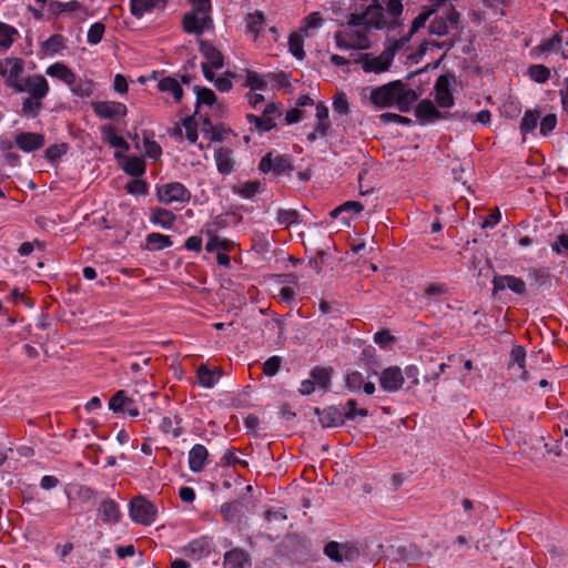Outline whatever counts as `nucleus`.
Returning a JSON list of instances; mask_svg holds the SVG:
<instances>
[{"label":"nucleus","mask_w":568,"mask_h":568,"mask_svg":"<svg viewBox=\"0 0 568 568\" xmlns=\"http://www.w3.org/2000/svg\"><path fill=\"white\" fill-rule=\"evenodd\" d=\"M196 92V104L213 105L216 101L215 93L209 88H194Z\"/></svg>","instance_id":"obj_50"},{"label":"nucleus","mask_w":568,"mask_h":568,"mask_svg":"<svg viewBox=\"0 0 568 568\" xmlns=\"http://www.w3.org/2000/svg\"><path fill=\"white\" fill-rule=\"evenodd\" d=\"M126 190L131 194L145 195L148 193V184L143 180L135 179L126 184Z\"/></svg>","instance_id":"obj_63"},{"label":"nucleus","mask_w":568,"mask_h":568,"mask_svg":"<svg viewBox=\"0 0 568 568\" xmlns=\"http://www.w3.org/2000/svg\"><path fill=\"white\" fill-rule=\"evenodd\" d=\"M551 248L557 254L568 255V234H560L556 242L551 245Z\"/></svg>","instance_id":"obj_64"},{"label":"nucleus","mask_w":568,"mask_h":568,"mask_svg":"<svg viewBox=\"0 0 568 568\" xmlns=\"http://www.w3.org/2000/svg\"><path fill=\"white\" fill-rule=\"evenodd\" d=\"M172 245L171 237L161 233H150L145 239V248L150 251H160Z\"/></svg>","instance_id":"obj_31"},{"label":"nucleus","mask_w":568,"mask_h":568,"mask_svg":"<svg viewBox=\"0 0 568 568\" xmlns=\"http://www.w3.org/2000/svg\"><path fill=\"white\" fill-rule=\"evenodd\" d=\"M220 511L226 521H232L242 511V504L240 501L225 503L221 506Z\"/></svg>","instance_id":"obj_48"},{"label":"nucleus","mask_w":568,"mask_h":568,"mask_svg":"<svg viewBox=\"0 0 568 568\" xmlns=\"http://www.w3.org/2000/svg\"><path fill=\"white\" fill-rule=\"evenodd\" d=\"M562 37L555 33L551 38L541 41L538 45L531 49L530 55L538 59L542 55L550 53H558L561 49Z\"/></svg>","instance_id":"obj_20"},{"label":"nucleus","mask_w":568,"mask_h":568,"mask_svg":"<svg viewBox=\"0 0 568 568\" xmlns=\"http://www.w3.org/2000/svg\"><path fill=\"white\" fill-rule=\"evenodd\" d=\"M379 120L384 124L395 122V123L408 125L412 123V120L409 118H406V116H403V115H399L396 113H392V112L382 113L379 115Z\"/></svg>","instance_id":"obj_61"},{"label":"nucleus","mask_w":568,"mask_h":568,"mask_svg":"<svg viewBox=\"0 0 568 568\" xmlns=\"http://www.w3.org/2000/svg\"><path fill=\"white\" fill-rule=\"evenodd\" d=\"M101 131L104 141H106L111 146L122 151H128L130 149L129 143L122 136L116 134V130L113 125H104Z\"/></svg>","instance_id":"obj_30"},{"label":"nucleus","mask_w":568,"mask_h":568,"mask_svg":"<svg viewBox=\"0 0 568 568\" xmlns=\"http://www.w3.org/2000/svg\"><path fill=\"white\" fill-rule=\"evenodd\" d=\"M404 375L398 366H389L382 371L378 375L381 388L384 392L395 393L399 390L404 384Z\"/></svg>","instance_id":"obj_11"},{"label":"nucleus","mask_w":568,"mask_h":568,"mask_svg":"<svg viewBox=\"0 0 568 568\" xmlns=\"http://www.w3.org/2000/svg\"><path fill=\"white\" fill-rule=\"evenodd\" d=\"M156 194L159 201L165 205H170L173 203H187L191 199L190 191L182 183L179 182H171L158 186Z\"/></svg>","instance_id":"obj_5"},{"label":"nucleus","mask_w":568,"mask_h":568,"mask_svg":"<svg viewBox=\"0 0 568 568\" xmlns=\"http://www.w3.org/2000/svg\"><path fill=\"white\" fill-rule=\"evenodd\" d=\"M494 285V294H497L499 291H504L509 288L511 292L518 295L526 294V283L514 275H497L493 278Z\"/></svg>","instance_id":"obj_13"},{"label":"nucleus","mask_w":568,"mask_h":568,"mask_svg":"<svg viewBox=\"0 0 568 568\" xmlns=\"http://www.w3.org/2000/svg\"><path fill=\"white\" fill-rule=\"evenodd\" d=\"M158 87H159V90L162 92H170L173 95L175 102L181 101V99L183 97V90H182L181 84L174 78L165 77V78L161 79L159 81Z\"/></svg>","instance_id":"obj_33"},{"label":"nucleus","mask_w":568,"mask_h":568,"mask_svg":"<svg viewBox=\"0 0 568 568\" xmlns=\"http://www.w3.org/2000/svg\"><path fill=\"white\" fill-rule=\"evenodd\" d=\"M292 170L291 161L285 155H278L273 159V172L277 175L284 174Z\"/></svg>","instance_id":"obj_59"},{"label":"nucleus","mask_w":568,"mask_h":568,"mask_svg":"<svg viewBox=\"0 0 568 568\" xmlns=\"http://www.w3.org/2000/svg\"><path fill=\"white\" fill-rule=\"evenodd\" d=\"M314 413L318 417V422L323 428L338 427L345 423L343 412L336 406H328L323 409L316 407Z\"/></svg>","instance_id":"obj_15"},{"label":"nucleus","mask_w":568,"mask_h":568,"mask_svg":"<svg viewBox=\"0 0 568 568\" xmlns=\"http://www.w3.org/2000/svg\"><path fill=\"white\" fill-rule=\"evenodd\" d=\"M104 31L105 27L103 23H93L88 31V42L90 44H98L102 40Z\"/></svg>","instance_id":"obj_56"},{"label":"nucleus","mask_w":568,"mask_h":568,"mask_svg":"<svg viewBox=\"0 0 568 568\" xmlns=\"http://www.w3.org/2000/svg\"><path fill=\"white\" fill-rule=\"evenodd\" d=\"M91 106L95 115L104 120L124 118L128 113L126 105L116 101H93Z\"/></svg>","instance_id":"obj_9"},{"label":"nucleus","mask_w":568,"mask_h":568,"mask_svg":"<svg viewBox=\"0 0 568 568\" xmlns=\"http://www.w3.org/2000/svg\"><path fill=\"white\" fill-rule=\"evenodd\" d=\"M168 0H130V11L135 18H141L155 9L163 10Z\"/></svg>","instance_id":"obj_18"},{"label":"nucleus","mask_w":568,"mask_h":568,"mask_svg":"<svg viewBox=\"0 0 568 568\" xmlns=\"http://www.w3.org/2000/svg\"><path fill=\"white\" fill-rule=\"evenodd\" d=\"M435 100L440 108H450L454 105V97L450 91V77L442 74L435 83Z\"/></svg>","instance_id":"obj_14"},{"label":"nucleus","mask_w":568,"mask_h":568,"mask_svg":"<svg viewBox=\"0 0 568 568\" xmlns=\"http://www.w3.org/2000/svg\"><path fill=\"white\" fill-rule=\"evenodd\" d=\"M200 52L207 60V64L213 69H221L224 64V59L222 53L213 47L211 43L205 41H200Z\"/></svg>","instance_id":"obj_24"},{"label":"nucleus","mask_w":568,"mask_h":568,"mask_svg":"<svg viewBox=\"0 0 568 568\" xmlns=\"http://www.w3.org/2000/svg\"><path fill=\"white\" fill-rule=\"evenodd\" d=\"M124 171L132 176H140L145 172V162L138 156L126 158Z\"/></svg>","instance_id":"obj_40"},{"label":"nucleus","mask_w":568,"mask_h":568,"mask_svg":"<svg viewBox=\"0 0 568 568\" xmlns=\"http://www.w3.org/2000/svg\"><path fill=\"white\" fill-rule=\"evenodd\" d=\"M437 12L436 8H425L414 20L410 27V30L407 36L403 38H407V43L409 42L412 36L416 33L420 28L425 27L426 22L429 18Z\"/></svg>","instance_id":"obj_35"},{"label":"nucleus","mask_w":568,"mask_h":568,"mask_svg":"<svg viewBox=\"0 0 568 568\" xmlns=\"http://www.w3.org/2000/svg\"><path fill=\"white\" fill-rule=\"evenodd\" d=\"M282 364V358L280 356H271L263 363V373L266 376H274L277 374Z\"/></svg>","instance_id":"obj_58"},{"label":"nucleus","mask_w":568,"mask_h":568,"mask_svg":"<svg viewBox=\"0 0 568 568\" xmlns=\"http://www.w3.org/2000/svg\"><path fill=\"white\" fill-rule=\"evenodd\" d=\"M70 87L72 92L80 98H88L93 93V82L88 80L78 83L74 82V84Z\"/></svg>","instance_id":"obj_53"},{"label":"nucleus","mask_w":568,"mask_h":568,"mask_svg":"<svg viewBox=\"0 0 568 568\" xmlns=\"http://www.w3.org/2000/svg\"><path fill=\"white\" fill-rule=\"evenodd\" d=\"M246 119L251 125H253L260 132H267L275 126L273 122V118H266L264 114L262 116L255 114H247Z\"/></svg>","instance_id":"obj_38"},{"label":"nucleus","mask_w":568,"mask_h":568,"mask_svg":"<svg viewBox=\"0 0 568 568\" xmlns=\"http://www.w3.org/2000/svg\"><path fill=\"white\" fill-rule=\"evenodd\" d=\"M261 191V183L258 181H248L234 187V192L245 199H252Z\"/></svg>","instance_id":"obj_42"},{"label":"nucleus","mask_w":568,"mask_h":568,"mask_svg":"<svg viewBox=\"0 0 568 568\" xmlns=\"http://www.w3.org/2000/svg\"><path fill=\"white\" fill-rule=\"evenodd\" d=\"M17 34V30L3 22H0V47L8 49L13 43V36Z\"/></svg>","instance_id":"obj_49"},{"label":"nucleus","mask_w":568,"mask_h":568,"mask_svg":"<svg viewBox=\"0 0 568 568\" xmlns=\"http://www.w3.org/2000/svg\"><path fill=\"white\" fill-rule=\"evenodd\" d=\"M245 21L247 32L254 34V38H257L265 26L264 13L258 10L253 13H248L245 18Z\"/></svg>","instance_id":"obj_32"},{"label":"nucleus","mask_w":568,"mask_h":568,"mask_svg":"<svg viewBox=\"0 0 568 568\" xmlns=\"http://www.w3.org/2000/svg\"><path fill=\"white\" fill-rule=\"evenodd\" d=\"M6 65H10L7 69L6 83L8 87L13 89V84L18 83L21 79L20 74L23 72V61L19 58H8L4 60Z\"/></svg>","instance_id":"obj_28"},{"label":"nucleus","mask_w":568,"mask_h":568,"mask_svg":"<svg viewBox=\"0 0 568 568\" xmlns=\"http://www.w3.org/2000/svg\"><path fill=\"white\" fill-rule=\"evenodd\" d=\"M175 221V215L165 209H154L151 214V222L163 229H171Z\"/></svg>","instance_id":"obj_34"},{"label":"nucleus","mask_w":568,"mask_h":568,"mask_svg":"<svg viewBox=\"0 0 568 568\" xmlns=\"http://www.w3.org/2000/svg\"><path fill=\"white\" fill-rule=\"evenodd\" d=\"M332 369L325 367H314L311 377L314 384L326 390L331 384Z\"/></svg>","instance_id":"obj_36"},{"label":"nucleus","mask_w":568,"mask_h":568,"mask_svg":"<svg viewBox=\"0 0 568 568\" xmlns=\"http://www.w3.org/2000/svg\"><path fill=\"white\" fill-rule=\"evenodd\" d=\"M130 516L138 524L150 525L155 519L156 508L146 498L138 496L130 503Z\"/></svg>","instance_id":"obj_7"},{"label":"nucleus","mask_w":568,"mask_h":568,"mask_svg":"<svg viewBox=\"0 0 568 568\" xmlns=\"http://www.w3.org/2000/svg\"><path fill=\"white\" fill-rule=\"evenodd\" d=\"M557 125V116L554 113L547 114L540 122V134L546 136L555 130Z\"/></svg>","instance_id":"obj_62"},{"label":"nucleus","mask_w":568,"mask_h":568,"mask_svg":"<svg viewBox=\"0 0 568 568\" xmlns=\"http://www.w3.org/2000/svg\"><path fill=\"white\" fill-rule=\"evenodd\" d=\"M68 151L67 143L53 144L45 150V159L50 162H55Z\"/></svg>","instance_id":"obj_55"},{"label":"nucleus","mask_w":568,"mask_h":568,"mask_svg":"<svg viewBox=\"0 0 568 568\" xmlns=\"http://www.w3.org/2000/svg\"><path fill=\"white\" fill-rule=\"evenodd\" d=\"M98 515L102 521L113 524L119 520L120 510L118 505L113 500L105 499L101 503L98 509Z\"/></svg>","instance_id":"obj_27"},{"label":"nucleus","mask_w":568,"mask_h":568,"mask_svg":"<svg viewBox=\"0 0 568 568\" xmlns=\"http://www.w3.org/2000/svg\"><path fill=\"white\" fill-rule=\"evenodd\" d=\"M216 166L220 173L230 174L234 168L233 151L227 148H220L214 154Z\"/></svg>","instance_id":"obj_23"},{"label":"nucleus","mask_w":568,"mask_h":568,"mask_svg":"<svg viewBox=\"0 0 568 568\" xmlns=\"http://www.w3.org/2000/svg\"><path fill=\"white\" fill-rule=\"evenodd\" d=\"M348 100L344 92L337 93L333 100V109L335 112L344 115L348 112Z\"/></svg>","instance_id":"obj_60"},{"label":"nucleus","mask_w":568,"mask_h":568,"mask_svg":"<svg viewBox=\"0 0 568 568\" xmlns=\"http://www.w3.org/2000/svg\"><path fill=\"white\" fill-rule=\"evenodd\" d=\"M324 554L332 561L338 564H351L359 559V557L362 556V548L358 545V542L355 541H329L324 547Z\"/></svg>","instance_id":"obj_3"},{"label":"nucleus","mask_w":568,"mask_h":568,"mask_svg":"<svg viewBox=\"0 0 568 568\" xmlns=\"http://www.w3.org/2000/svg\"><path fill=\"white\" fill-rule=\"evenodd\" d=\"M400 85L402 81L396 80L373 89L369 95L371 102L382 109L392 106L395 103L396 89Z\"/></svg>","instance_id":"obj_8"},{"label":"nucleus","mask_w":568,"mask_h":568,"mask_svg":"<svg viewBox=\"0 0 568 568\" xmlns=\"http://www.w3.org/2000/svg\"><path fill=\"white\" fill-rule=\"evenodd\" d=\"M64 48V38L61 34H52L43 43V50L45 53L53 55L60 52Z\"/></svg>","instance_id":"obj_45"},{"label":"nucleus","mask_w":568,"mask_h":568,"mask_svg":"<svg viewBox=\"0 0 568 568\" xmlns=\"http://www.w3.org/2000/svg\"><path fill=\"white\" fill-rule=\"evenodd\" d=\"M234 243L227 239H220L216 235H212L206 243L207 252H215L217 250L230 251L233 247Z\"/></svg>","instance_id":"obj_46"},{"label":"nucleus","mask_w":568,"mask_h":568,"mask_svg":"<svg viewBox=\"0 0 568 568\" xmlns=\"http://www.w3.org/2000/svg\"><path fill=\"white\" fill-rule=\"evenodd\" d=\"M13 90L19 93H28L34 99H43L49 92V84L43 75L34 74L14 83Z\"/></svg>","instance_id":"obj_6"},{"label":"nucleus","mask_w":568,"mask_h":568,"mask_svg":"<svg viewBox=\"0 0 568 568\" xmlns=\"http://www.w3.org/2000/svg\"><path fill=\"white\" fill-rule=\"evenodd\" d=\"M345 383L346 387L353 393L363 390L367 395H373L375 392V384L365 382L364 375L357 371L348 373Z\"/></svg>","instance_id":"obj_19"},{"label":"nucleus","mask_w":568,"mask_h":568,"mask_svg":"<svg viewBox=\"0 0 568 568\" xmlns=\"http://www.w3.org/2000/svg\"><path fill=\"white\" fill-rule=\"evenodd\" d=\"M349 44L352 49L365 50L371 47V41L363 31H353L348 33Z\"/></svg>","instance_id":"obj_43"},{"label":"nucleus","mask_w":568,"mask_h":568,"mask_svg":"<svg viewBox=\"0 0 568 568\" xmlns=\"http://www.w3.org/2000/svg\"><path fill=\"white\" fill-rule=\"evenodd\" d=\"M209 457L207 449L201 445H194L189 452V466L193 473H200L204 469Z\"/></svg>","instance_id":"obj_21"},{"label":"nucleus","mask_w":568,"mask_h":568,"mask_svg":"<svg viewBox=\"0 0 568 568\" xmlns=\"http://www.w3.org/2000/svg\"><path fill=\"white\" fill-rule=\"evenodd\" d=\"M109 408L113 413L128 414L132 417L139 416V409L133 398L129 397L125 390H118L109 402Z\"/></svg>","instance_id":"obj_12"},{"label":"nucleus","mask_w":568,"mask_h":568,"mask_svg":"<svg viewBox=\"0 0 568 568\" xmlns=\"http://www.w3.org/2000/svg\"><path fill=\"white\" fill-rule=\"evenodd\" d=\"M345 420L346 419H355L356 416L366 417L368 415L367 409L365 408H357V402L355 399H348L344 406V409L342 410Z\"/></svg>","instance_id":"obj_47"},{"label":"nucleus","mask_w":568,"mask_h":568,"mask_svg":"<svg viewBox=\"0 0 568 568\" xmlns=\"http://www.w3.org/2000/svg\"><path fill=\"white\" fill-rule=\"evenodd\" d=\"M187 550L197 556H204L210 552V542L205 538L195 539L189 544Z\"/></svg>","instance_id":"obj_52"},{"label":"nucleus","mask_w":568,"mask_h":568,"mask_svg":"<svg viewBox=\"0 0 568 568\" xmlns=\"http://www.w3.org/2000/svg\"><path fill=\"white\" fill-rule=\"evenodd\" d=\"M288 49L290 52L298 60H302L305 57L304 40L302 34H300L298 32H293L290 34Z\"/></svg>","instance_id":"obj_39"},{"label":"nucleus","mask_w":568,"mask_h":568,"mask_svg":"<svg viewBox=\"0 0 568 568\" xmlns=\"http://www.w3.org/2000/svg\"><path fill=\"white\" fill-rule=\"evenodd\" d=\"M417 99V93L413 89H406L403 82L402 85L396 89L395 104L400 112H408Z\"/></svg>","instance_id":"obj_22"},{"label":"nucleus","mask_w":568,"mask_h":568,"mask_svg":"<svg viewBox=\"0 0 568 568\" xmlns=\"http://www.w3.org/2000/svg\"><path fill=\"white\" fill-rule=\"evenodd\" d=\"M528 75L537 83H546L550 78V70L544 64H532L528 68Z\"/></svg>","instance_id":"obj_41"},{"label":"nucleus","mask_w":568,"mask_h":568,"mask_svg":"<svg viewBox=\"0 0 568 568\" xmlns=\"http://www.w3.org/2000/svg\"><path fill=\"white\" fill-rule=\"evenodd\" d=\"M430 21L428 32L434 36L443 37L457 30L460 23V13L453 6L445 7Z\"/></svg>","instance_id":"obj_4"},{"label":"nucleus","mask_w":568,"mask_h":568,"mask_svg":"<svg viewBox=\"0 0 568 568\" xmlns=\"http://www.w3.org/2000/svg\"><path fill=\"white\" fill-rule=\"evenodd\" d=\"M225 568H248L251 566L248 555L242 549H232L224 556Z\"/></svg>","instance_id":"obj_25"},{"label":"nucleus","mask_w":568,"mask_h":568,"mask_svg":"<svg viewBox=\"0 0 568 568\" xmlns=\"http://www.w3.org/2000/svg\"><path fill=\"white\" fill-rule=\"evenodd\" d=\"M14 142L23 152H33L44 145L45 139L41 133L21 132L16 135Z\"/></svg>","instance_id":"obj_17"},{"label":"nucleus","mask_w":568,"mask_h":568,"mask_svg":"<svg viewBox=\"0 0 568 568\" xmlns=\"http://www.w3.org/2000/svg\"><path fill=\"white\" fill-rule=\"evenodd\" d=\"M347 24L354 28L364 26L365 28H375L381 30L384 28L395 29L398 26V22L393 20L392 22L387 23L384 17L383 7L376 0H373V2L367 6L363 12L351 13L347 20Z\"/></svg>","instance_id":"obj_1"},{"label":"nucleus","mask_w":568,"mask_h":568,"mask_svg":"<svg viewBox=\"0 0 568 568\" xmlns=\"http://www.w3.org/2000/svg\"><path fill=\"white\" fill-rule=\"evenodd\" d=\"M449 113H442L435 104L428 100H422L415 108V115L422 123H434L439 119L447 118Z\"/></svg>","instance_id":"obj_16"},{"label":"nucleus","mask_w":568,"mask_h":568,"mask_svg":"<svg viewBox=\"0 0 568 568\" xmlns=\"http://www.w3.org/2000/svg\"><path fill=\"white\" fill-rule=\"evenodd\" d=\"M41 100L42 99H34L32 97L24 98L22 101L23 115L29 118H36L42 108Z\"/></svg>","instance_id":"obj_44"},{"label":"nucleus","mask_w":568,"mask_h":568,"mask_svg":"<svg viewBox=\"0 0 568 568\" xmlns=\"http://www.w3.org/2000/svg\"><path fill=\"white\" fill-rule=\"evenodd\" d=\"M246 85L252 90H264L266 88V81L264 78L255 71H247Z\"/></svg>","instance_id":"obj_57"},{"label":"nucleus","mask_w":568,"mask_h":568,"mask_svg":"<svg viewBox=\"0 0 568 568\" xmlns=\"http://www.w3.org/2000/svg\"><path fill=\"white\" fill-rule=\"evenodd\" d=\"M199 384L202 387H213L221 377V372L217 368L211 369L207 365H201L196 372Z\"/></svg>","instance_id":"obj_26"},{"label":"nucleus","mask_w":568,"mask_h":568,"mask_svg":"<svg viewBox=\"0 0 568 568\" xmlns=\"http://www.w3.org/2000/svg\"><path fill=\"white\" fill-rule=\"evenodd\" d=\"M143 149H144L145 155H148L149 158L154 159V160L159 159V156L162 153V149H161L160 144L145 135L143 138Z\"/></svg>","instance_id":"obj_54"},{"label":"nucleus","mask_w":568,"mask_h":568,"mask_svg":"<svg viewBox=\"0 0 568 568\" xmlns=\"http://www.w3.org/2000/svg\"><path fill=\"white\" fill-rule=\"evenodd\" d=\"M212 22L210 14L191 11L184 14L182 24L186 33L200 36L212 27Z\"/></svg>","instance_id":"obj_10"},{"label":"nucleus","mask_w":568,"mask_h":568,"mask_svg":"<svg viewBox=\"0 0 568 568\" xmlns=\"http://www.w3.org/2000/svg\"><path fill=\"white\" fill-rule=\"evenodd\" d=\"M407 43V38L394 40L384 51L375 57L369 53L359 54L355 61L362 64L365 72L381 73L387 71L393 62L395 53Z\"/></svg>","instance_id":"obj_2"},{"label":"nucleus","mask_w":568,"mask_h":568,"mask_svg":"<svg viewBox=\"0 0 568 568\" xmlns=\"http://www.w3.org/2000/svg\"><path fill=\"white\" fill-rule=\"evenodd\" d=\"M47 74L60 79L68 85H72L75 82V74L73 73V71L65 64L60 62L50 65L47 69Z\"/></svg>","instance_id":"obj_29"},{"label":"nucleus","mask_w":568,"mask_h":568,"mask_svg":"<svg viewBox=\"0 0 568 568\" xmlns=\"http://www.w3.org/2000/svg\"><path fill=\"white\" fill-rule=\"evenodd\" d=\"M277 222L280 225L290 226L298 222V212L293 209H281L277 212Z\"/></svg>","instance_id":"obj_51"},{"label":"nucleus","mask_w":568,"mask_h":568,"mask_svg":"<svg viewBox=\"0 0 568 568\" xmlns=\"http://www.w3.org/2000/svg\"><path fill=\"white\" fill-rule=\"evenodd\" d=\"M540 112L538 110H527L520 121V131L524 134L532 132L538 124Z\"/></svg>","instance_id":"obj_37"}]
</instances>
